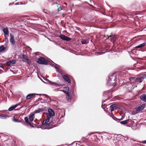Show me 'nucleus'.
<instances>
[{"label": "nucleus", "instance_id": "9b49d317", "mask_svg": "<svg viewBox=\"0 0 146 146\" xmlns=\"http://www.w3.org/2000/svg\"><path fill=\"white\" fill-rule=\"evenodd\" d=\"M62 78L65 81L67 82L68 83H70V80L67 76L65 75H63Z\"/></svg>", "mask_w": 146, "mask_h": 146}, {"label": "nucleus", "instance_id": "f03ea898", "mask_svg": "<svg viewBox=\"0 0 146 146\" xmlns=\"http://www.w3.org/2000/svg\"><path fill=\"white\" fill-rule=\"evenodd\" d=\"M37 62L39 64L45 65H47L48 64H50L51 63V62L43 57H41L39 58L37 60Z\"/></svg>", "mask_w": 146, "mask_h": 146}, {"label": "nucleus", "instance_id": "c9c22d12", "mask_svg": "<svg viewBox=\"0 0 146 146\" xmlns=\"http://www.w3.org/2000/svg\"><path fill=\"white\" fill-rule=\"evenodd\" d=\"M52 64V66H54V64Z\"/></svg>", "mask_w": 146, "mask_h": 146}, {"label": "nucleus", "instance_id": "393cba45", "mask_svg": "<svg viewBox=\"0 0 146 146\" xmlns=\"http://www.w3.org/2000/svg\"><path fill=\"white\" fill-rule=\"evenodd\" d=\"M13 121L15 122H21V121L20 120H19L18 119H13Z\"/></svg>", "mask_w": 146, "mask_h": 146}, {"label": "nucleus", "instance_id": "f257e3e1", "mask_svg": "<svg viewBox=\"0 0 146 146\" xmlns=\"http://www.w3.org/2000/svg\"><path fill=\"white\" fill-rule=\"evenodd\" d=\"M48 113L46 114L47 117V119L45 120L42 123V125H45L46 127H49L54 123L53 121L50 122V119L55 115L54 111L51 108L48 109Z\"/></svg>", "mask_w": 146, "mask_h": 146}, {"label": "nucleus", "instance_id": "4468645a", "mask_svg": "<svg viewBox=\"0 0 146 146\" xmlns=\"http://www.w3.org/2000/svg\"><path fill=\"white\" fill-rule=\"evenodd\" d=\"M29 117L30 121L31 122H32L35 118L34 114H30L29 116Z\"/></svg>", "mask_w": 146, "mask_h": 146}, {"label": "nucleus", "instance_id": "a211bd4d", "mask_svg": "<svg viewBox=\"0 0 146 146\" xmlns=\"http://www.w3.org/2000/svg\"><path fill=\"white\" fill-rule=\"evenodd\" d=\"M146 44V43L145 42H143L142 44H140L139 45L135 47L136 48H139L145 46Z\"/></svg>", "mask_w": 146, "mask_h": 146}, {"label": "nucleus", "instance_id": "1a4fd4ad", "mask_svg": "<svg viewBox=\"0 0 146 146\" xmlns=\"http://www.w3.org/2000/svg\"><path fill=\"white\" fill-rule=\"evenodd\" d=\"M16 62V60H15L9 61L6 62V64L8 66H10L11 65L15 64Z\"/></svg>", "mask_w": 146, "mask_h": 146}, {"label": "nucleus", "instance_id": "2eb2a0df", "mask_svg": "<svg viewBox=\"0 0 146 146\" xmlns=\"http://www.w3.org/2000/svg\"><path fill=\"white\" fill-rule=\"evenodd\" d=\"M18 104H16L13 106H12L10 107L8 109V110L10 111H11L13 110L15 108L17 107Z\"/></svg>", "mask_w": 146, "mask_h": 146}, {"label": "nucleus", "instance_id": "6ab92c4d", "mask_svg": "<svg viewBox=\"0 0 146 146\" xmlns=\"http://www.w3.org/2000/svg\"><path fill=\"white\" fill-rule=\"evenodd\" d=\"M6 48L4 45H2L0 46V52H4Z\"/></svg>", "mask_w": 146, "mask_h": 146}, {"label": "nucleus", "instance_id": "9d476101", "mask_svg": "<svg viewBox=\"0 0 146 146\" xmlns=\"http://www.w3.org/2000/svg\"><path fill=\"white\" fill-rule=\"evenodd\" d=\"M117 108V105L116 104H112L110 107V109L111 111H113L116 110Z\"/></svg>", "mask_w": 146, "mask_h": 146}, {"label": "nucleus", "instance_id": "0eeeda50", "mask_svg": "<svg viewBox=\"0 0 146 146\" xmlns=\"http://www.w3.org/2000/svg\"><path fill=\"white\" fill-rule=\"evenodd\" d=\"M59 37L62 39L66 41H70L71 40V38L68 37L65 35H61L59 36Z\"/></svg>", "mask_w": 146, "mask_h": 146}, {"label": "nucleus", "instance_id": "423d86ee", "mask_svg": "<svg viewBox=\"0 0 146 146\" xmlns=\"http://www.w3.org/2000/svg\"><path fill=\"white\" fill-rule=\"evenodd\" d=\"M10 42L12 45L14 46L15 45V41L14 40V37L11 34H10Z\"/></svg>", "mask_w": 146, "mask_h": 146}, {"label": "nucleus", "instance_id": "6e6552de", "mask_svg": "<svg viewBox=\"0 0 146 146\" xmlns=\"http://www.w3.org/2000/svg\"><path fill=\"white\" fill-rule=\"evenodd\" d=\"M38 94H28L26 97V99L27 100H29L31 98H33L35 97L36 95H38Z\"/></svg>", "mask_w": 146, "mask_h": 146}, {"label": "nucleus", "instance_id": "ddd939ff", "mask_svg": "<svg viewBox=\"0 0 146 146\" xmlns=\"http://www.w3.org/2000/svg\"><path fill=\"white\" fill-rule=\"evenodd\" d=\"M140 99L146 102V94H143L140 96Z\"/></svg>", "mask_w": 146, "mask_h": 146}, {"label": "nucleus", "instance_id": "7c9ffc66", "mask_svg": "<svg viewBox=\"0 0 146 146\" xmlns=\"http://www.w3.org/2000/svg\"><path fill=\"white\" fill-rule=\"evenodd\" d=\"M142 143H143L144 144H145L146 143V140L145 141H144L143 142H142Z\"/></svg>", "mask_w": 146, "mask_h": 146}, {"label": "nucleus", "instance_id": "4c0bfd02", "mask_svg": "<svg viewBox=\"0 0 146 146\" xmlns=\"http://www.w3.org/2000/svg\"><path fill=\"white\" fill-rule=\"evenodd\" d=\"M44 13H47L46 12H44Z\"/></svg>", "mask_w": 146, "mask_h": 146}, {"label": "nucleus", "instance_id": "b1692460", "mask_svg": "<svg viewBox=\"0 0 146 146\" xmlns=\"http://www.w3.org/2000/svg\"><path fill=\"white\" fill-rule=\"evenodd\" d=\"M81 42L82 44H86L88 43V42L86 40L82 39Z\"/></svg>", "mask_w": 146, "mask_h": 146}, {"label": "nucleus", "instance_id": "a878e982", "mask_svg": "<svg viewBox=\"0 0 146 146\" xmlns=\"http://www.w3.org/2000/svg\"><path fill=\"white\" fill-rule=\"evenodd\" d=\"M66 93L67 94V95L68 96V98L67 97V99L68 98L69 99H70V93H69L68 92L66 91Z\"/></svg>", "mask_w": 146, "mask_h": 146}, {"label": "nucleus", "instance_id": "aec40b11", "mask_svg": "<svg viewBox=\"0 0 146 146\" xmlns=\"http://www.w3.org/2000/svg\"><path fill=\"white\" fill-rule=\"evenodd\" d=\"M23 62H27L28 64H29V60H28V59L25 57V56L24 55H23Z\"/></svg>", "mask_w": 146, "mask_h": 146}, {"label": "nucleus", "instance_id": "39448f33", "mask_svg": "<svg viewBox=\"0 0 146 146\" xmlns=\"http://www.w3.org/2000/svg\"><path fill=\"white\" fill-rule=\"evenodd\" d=\"M144 79L143 77L137 78H135V77H131L129 78L130 81H132L134 80L135 82L137 83H140L142 82Z\"/></svg>", "mask_w": 146, "mask_h": 146}, {"label": "nucleus", "instance_id": "473e14b6", "mask_svg": "<svg viewBox=\"0 0 146 146\" xmlns=\"http://www.w3.org/2000/svg\"><path fill=\"white\" fill-rule=\"evenodd\" d=\"M64 4L66 5H67V3L65 2H64Z\"/></svg>", "mask_w": 146, "mask_h": 146}, {"label": "nucleus", "instance_id": "f704fd0d", "mask_svg": "<svg viewBox=\"0 0 146 146\" xmlns=\"http://www.w3.org/2000/svg\"><path fill=\"white\" fill-rule=\"evenodd\" d=\"M78 142H79L80 143H82V142L81 143V141H78Z\"/></svg>", "mask_w": 146, "mask_h": 146}, {"label": "nucleus", "instance_id": "e433bc0d", "mask_svg": "<svg viewBox=\"0 0 146 146\" xmlns=\"http://www.w3.org/2000/svg\"><path fill=\"white\" fill-rule=\"evenodd\" d=\"M56 4H58V3H56Z\"/></svg>", "mask_w": 146, "mask_h": 146}, {"label": "nucleus", "instance_id": "bb28decb", "mask_svg": "<svg viewBox=\"0 0 146 146\" xmlns=\"http://www.w3.org/2000/svg\"><path fill=\"white\" fill-rule=\"evenodd\" d=\"M102 53L101 52H95V54L96 55H98L101 54Z\"/></svg>", "mask_w": 146, "mask_h": 146}, {"label": "nucleus", "instance_id": "c85d7f7f", "mask_svg": "<svg viewBox=\"0 0 146 146\" xmlns=\"http://www.w3.org/2000/svg\"><path fill=\"white\" fill-rule=\"evenodd\" d=\"M54 68H55V69L56 70V71L57 72H58V68L57 66H54Z\"/></svg>", "mask_w": 146, "mask_h": 146}, {"label": "nucleus", "instance_id": "cd10ccee", "mask_svg": "<svg viewBox=\"0 0 146 146\" xmlns=\"http://www.w3.org/2000/svg\"><path fill=\"white\" fill-rule=\"evenodd\" d=\"M42 95H44V96H45L47 98H50V97L47 95L44 94H42Z\"/></svg>", "mask_w": 146, "mask_h": 146}, {"label": "nucleus", "instance_id": "20e7f679", "mask_svg": "<svg viewBox=\"0 0 146 146\" xmlns=\"http://www.w3.org/2000/svg\"><path fill=\"white\" fill-rule=\"evenodd\" d=\"M145 104H142L140 105V106H139L138 107L135 108V111L133 112V114L134 115L136 114L139 111L143 110V109L145 108Z\"/></svg>", "mask_w": 146, "mask_h": 146}, {"label": "nucleus", "instance_id": "7ed1b4c3", "mask_svg": "<svg viewBox=\"0 0 146 146\" xmlns=\"http://www.w3.org/2000/svg\"><path fill=\"white\" fill-rule=\"evenodd\" d=\"M108 85L115 86L116 85V80L115 77L111 75L108 80Z\"/></svg>", "mask_w": 146, "mask_h": 146}, {"label": "nucleus", "instance_id": "c756f323", "mask_svg": "<svg viewBox=\"0 0 146 146\" xmlns=\"http://www.w3.org/2000/svg\"><path fill=\"white\" fill-rule=\"evenodd\" d=\"M62 8L60 7H58V11H60L62 10Z\"/></svg>", "mask_w": 146, "mask_h": 146}, {"label": "nucleus", "instance_id": "4be33fe9", "mask_svg": "<svg viewBox=\"0 0 146 146\" xmlns=\"http://www.w3.org/2000/svg\"><path fill=\"white\" fill-rule=\"evenodd\" d=\"M7 117H8V116L6 115L3 114L0 115V118L1 119H6Z\"/></svg>", "mask_w": 146, "mask_h": 146}, {"label": "nucleus", "instance_id": "5701e85b", "mask_svg": "<svg viewBox=\"0 0 146 146\" xmlns=\"http://www.w3.org/2000/svg\"><path fill=\"white\" fill-rule=\"evenodd\" d=\"M129 121V120H126L120 122V123L122 124L125 125L127 124Z\"/></svg>", "mask_w": 146, "mask_h": 146}, {"label": "nucleus", "instance_id": "dca6fc26", "mask_svg": "<svg viewBox=\"0 0 146 146\" xmlns=\"http://www.w3.org/2000/svg\"><path fill=\"white\" fill-rule=\"evenodd\" d=\"M43 111V110L42 108H39L37 110H36L34 111V113H37L40 112H42Z\"/></svg>", "mask_w": 146, "mask_h": 146}, {"label": "nucleus", "instance_id": "2f4dec72", "mask_svg": "<svg viewBox=\"0 0 146 146\" xmlns=\"http://www.w3.org/2000/svg\"><path fill=\"white\" fill-rule=\"evenodd\" d=\"M3 66V65L2 64H0V67L2 68Z\"/></svg>", "mask_w": 146, "mask_h": 146}, {"label": "nucleus", "instance_id": "412c9836", "mask_svg": "<svg viewBox=\"0 0 146 146\" xmlns=\"http://www.w3.org/2000/svg\"><path fill=\"white\" fill-rule=\"evenodd\" d=\"M24 119L25 120V122L29 124L31 126H33V124H31L29 121L28 120V118L27 117H25V118Z\"/></svg>", "mask_w": 146, "mask_h": 146}, {"label": "nucleus", "instance_id": "f3484780", "mask_svg": "<svg viewBox=\"0 0 146 146\" xmlns=\"http://www.w3.org/2000/svg\"><path fill=\"white\" fill-rule=\"evenodd\" d=\"M3 31L5 35H7L8 34L9 31L7 28L6 27L3 29Z\"/></svg>", "mask_w": 146, "mask_h": 146}, {"label": "nucleus", "instance_id": "f8f14e48", "mask_svg": "<svg viewBox=\"0 0 146 146\" xmlns=\"http://www.w3.org/2000/svg\"><path fill=\"white\" fill-rule=\"evenodd\" d=\"M109 37L110 38L111 42H112L114 44V43L116 39V37L115 36V35H110L109 36Z\"/></svg>", "mask_w": 146, "mask_h": 146}, {"label": "nucleus", "instance_id": "72a5a7b5", "mask_svg": "<svg viewBox=\"0 0 146 146\" xmlns=\"http://www.w3.org/2000/svg\"><path fill=\"white\" fill-rule=\"evenodd\" d=\"M51 84H55V83H54V82H52L51 83Z\"/></svg>", "mask_w": 146, "mask_h": 146}]
</instances>
